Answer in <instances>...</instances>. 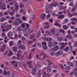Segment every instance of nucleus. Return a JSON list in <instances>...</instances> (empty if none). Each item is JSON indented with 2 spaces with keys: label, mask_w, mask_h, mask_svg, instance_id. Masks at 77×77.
I'll list each match as a JSON object with an SVG mask.
<instances>
[{
  "label": "nucleus",
  "mask_w": 77,
  "mask_h": 77,
  "mask_svg": "<svg viewBox=\"0 0 77 77\" xmlns=\"http://www.w3.org/2000/svg\"><path fill=\"white\" fill-rule=\"evenodd\" d=\"M21 27L22 28H24L26 27V25H25L24 23H22L21 24Z\"/></svg>",
  "instance_id": "obj_37"
},
{
  "label": "nucleus",
  "mask_w": 77,
  "mask_h": 77,
  "mask_svg": "<svg viewBox=\"0 0 77 77\" xmlns=\"http://www.w3.org/2000/svg\"><path fill=\"white\" fill-rule=\"evenodd\" d=\"M47 44V43L46 42H42V45H45Z\"/></svg>",
  "instance_id": "obj_56"
},
{
  "label": "nucleus",
  "mask_w": 77,
  "mask_h": 77,
  "mask_svg": "<svg viewBox=\"0 0 77 77\" xmlns=\"http://www.w3.org/2000/svg\"><path fill=\"white\" fill-rule=\"evenodd\" d=\"M0 9L1 10H5V9H6V7H4L2 5V3L0 2Z\"/></svg>",
  "instance_id": "obj_10"
},
{
  "label": "nucleus",
  "mask_w": 77,
  "mask_h": 77,
  "mask_svg": "<svg viewBox=\"0 0 77 77\" xmlns=\"http://www.w3.org/2000/svg\"><path fill=\"white\" fill-rule=\"evenodd\" d=\"M76 20V18H72L71 19V21H75V20Z\"/></svg>",
  "instance_id": "obj_58"
},
{
  "label": "nucleus",
  "mask_w": 77,
  "mask_h": 77,
  "mask_svg": "<svg viewBox=\"0 0 77 77\" xmlns=\"http://www.w3.org/2000/svg\"><path fill=\"white\" fill-rule=\"evenodd\" d=\"M42 74V72L40 71H38V75H41Z\"/></svg>",
  "instance_id": "obj_48"
},
{
  "label": "nucleus",
  "mask_w": 77,
  "mask_h": 77,
  "mask_svg": "<svg viewBox=\"0 0 77 77\" xmlns=\"http://www.w3.org/2000/svg\"><path fill=\"white\" fill-rule=\"evenodd\" d=\"M67 63L68 65H69V66H71V67H72L73 64L72 63L69 62V61H68L67 62Z\"/></svg>",
  "instance_id": "obj_21"
},
{
  "label": "nucleus",
  "mask_w": 77,
  "mask_h": 77,
  "mask_svg": "<svg viewBox=\"0 0 77 77\" xmlns=\"http://www.w3.org/2000/svg\"><path fill=\"white\" fill-rule=\"evenodd\" d=\"M74 45L75 47H77V41L75 43Z\"/></svg>",
  "instance_id": "obj_64"
},
{
  "label": "nucleus",
  "mask_w": 77,
  "mask_h": 77,
  "mask_svg": "<svg viewBox=\"0 0 77 77\" xmlns=\"http://www.w3.org/2000/svg\"><path fill=\"white\" fill-rule=\"evenodd\" d=\"M18 48L20 49H21H21L23 50H24L25 49H26V47L22 44L19 45L18 46Z\"/></svg>",
  "instance_id": "obj_4"
},
{
  "label": "nucleus",
  "mask_w": 77,
  "mask_h": 77,
  "mask_svg": "<svg viewBox=\"0 0 77 77\" xmlns=\"http://www.w3.org/2000/svg\"><path fill=\"white\" fill-rule=\"evenodd\" d=\"M8 75H9V77H14V74H10H10H9Z\"/></svg>",
  "instance_id": "obj_43"
},
{
  "label": "nucleus",
  "mask_w": 77,
  "mask_h": 77,
  "mask_svg": "<svg viewBox=\"0 0 77 77\" xmlns=\"http://www.w3.org/2000/svg\"><path fill=\"white\" fill-rule=\"evenodd\" d=\"M24 31L26 33H28L30 31V29L29 28H25L24 29Z\"/></svg>",
  "instance_id": "obj_12"
},
{
  "label": "nucleus",
  "mask_w": 77,
  "mask_h": 77,
  "mask_svg": "<svg viewBox=\"0 0 77 77\" xmlns=\"http://www.w3.org/2000/svg\"><path fill=\"white\" fill-rule=\"evenodd\" d=\"M61 35V34H60V32H57L56 33H55L53 35V37L54 38H57L58 37V36H59Z\"/></svg>",
  "instance_id": "obj_2"
},
{
  "label": "nucleus",
  "mask_w": 77,
  "mask_h": 77,
  "mask_svg": "<svg viewBox=\"0 0 77 77\" xmlns=\"http://www.w3.org/2000/svg\"><path fill=\"white\" fill-rule=\"evenodd\" d=\"M12 25L11 24L8 25V26H7L6 28V31L7 32H8V31L10 30L11 29H12Z\"/></svg>",
  "instance_id": "obj_5"
},
{
  "label": "nucleus",
  "mask_w": 77,
  "mask_h": 77,
  "mask_svg": "<svg viewBox=\"0 0 77 77\" xmlns=\"http://www.w3.org/2000/svg\"><path fill=\"white\" fill-rule=\"evenodd\" d=\"M17 37H18V35L17 34H14V38H17Z\"/></svg>",
  "instance_id": "obj_63"
},
{
  "label": "nucleus",
  "mask_w": 77,
  "mask_h": 77,
  "mask_svg": "<svg viewBox=\"0 0 77 77\" xmlns=\"http://www.w3.org/2000/svg\"><path fill=\"white\" fill-rule=\"evenodd\" d=\"M68 22V20L67 19H66L64 20V22L63 23V24H65L66 23H67Z\"/></svg>",
  "instance_id": "obj_26"
},
{
  "label": "nucleus",
  "mask_w": 77,
  "mask_h": 77,
  "mask_svg": "<svg viewBox=\"0 0 77 77\" xmlns=\"http://www.w3.org/2000/svg\"><path fill=\"white\" fill-rule=\"evenodd\" d=\"M22 39L23 41H24L26 40V38L24 36H22Z\"/></svg>",
  "instance_id": "obj_55"
},
{
  "label": "nucleus",
  "mask_w": 77,
  "mask_h": 77,
  "mask_svg": "<svg viewBox=\"0 0 77 77\" xmlns=\"http://www.w3.org/2000/svg\"><path fill=\"white\" fill-rule=\"evenodd\" d=\"M37 45L38 47H39V48H41V44H40L38 43H37Z\"/></svg>",
  "instance_id": "obj_47"
},
{
  "label": "nucleus",
  "mask_w": 77,
  "mask_h": 77,
  "mask_svg": "<svg viewBox=\"0 0 77 77\" xmlns=\"http://www.w3.org/2000/svg\"><path fill=\"white\" fill-rule=\"evenodd\" d=\"M52 41V38H51L50 37H48L47 39V41H48V42H51Z\"/></svg>",
  "instance_id": "obj_30"
},
{
  "label": "nucleus",
  "mask_w": 77,
  "mask_h": 77,
  "mask_svg": "<svg viewBox=\"0 0 77 77\" xmlns=\"http://www.w3.org/2000/svg\"><path fill=\"white\" fill-rule=\"evenodd\" d=\"M50 12H51V11L50 10H48L46 12V14H49Z\"/></svg>",
  "instance_id": "obj_51"
},
{
  "label": "nucleus",
  "mask_w": 77,
  "mask_h": 77,
  "mask_svg": "<svg viewBox=\"0 0 77 77\" xmlns=\"http://www.w3.org/2000/svg\"><path fill=\"white\" fill-rule=\"evenodd\" d=\"M6 45L5 44L2 45L1 46V51H2V52H3V53L5 52V50H6Z\"/></svg>",
  "instance_id": "obj_3"
},
{
  "label": "nucleus",
  "mask_w": 77,
  "mask_h": 77,
  "mask_svg": "<svg viewBox=\"0 0 77 77\" xmlns=\"http://www.w3.org/2000/svg\"><path fill=\"white\" fill-rule=\"evenodd\" d=\"M57 40L58 41H62L63 40V38L61 36L57 38Z\"/></svg>",
  "instance_id": "obj_16"
},
{
  "label": "nucleus",
  "mask_w": 77,
  "mask_h": 77,
  "mask_svg": "<svg viewBox=\"0 0 77 77\" xmlns=\"http://www.w3.org/2000/svg\"><path fill=\"white\" fill-rule=\"evenodd\" d=\"M3 74L4 75H9L10 74V71H6V70H5L3 72Z\"/></svg>",
  "instance_id": "obj_6"
},
{
  "label": "nucleus",
  "mask_w": 77,
  "mask_h": 77,
  "mask_svg": "<svg viewBox=\"0 0 77 77\" xmlns=\"http://www.w3.org/2000/svg\"><path fill=\"white\" fill-rule=\"evenodd\" d=\"M45 33L46 35H52L50 33V32L48 30L46 31Z\"/></svg>",
  "instance_id": "obj_25"
},
{
  "label": "nucleus",
  "mask_w": 77,
  "mask_h": 77,
  "mask_svg": "<svg viewBox=\"0 0 77 77\" xmlns=\"http://www.w3.org/2000/svg\"><path fill=\"white\" fill-rule=\"evenodd\" d=\"M66 38L67 39H72V37L70 36L69 35H67L66 36Z\"/></svg>",
  "instance_id": "obj_19"
},
{
  "label": "nucleus",
  "mask_w": 77,
  "mask_h": 77,
  "mask_svg": "<svg viewBox=\"0 0 77 77\" xmlns=\"http://www.w3.org/2000/svg\"><path fill=\"white\" fill-rule=\"evenodd\" d=\"M8 21L9 23H10V24H11V23H12V22H13V21L11 20H9Z\"/></svg>",
  "instance_id": "obj_49"
},
{
  "label": "nucleus",
  "mask_w": 77,
  "mask_h": 77,
  "mask_svg": "<svg viewBox=\"0 0 77 77\" xmlns=\"http://www.w3.org/2000/svg\"><path fill=\"white\" fill-rule=\"evenodd\" d=\"M22 19L23 20V21H24L25 20H26V18L24 16H23L22 17Z\"/></svg>",
  "instance_id": "obj_57"
},
{
  "label": "nucleus",
  "mask_w": 77,
  "mask_h": 77,
  "mask_svg": "<svg viewBox=\"0 0 77 77\" xmlns=\"http://www.w3.org/2000/svg\"><path fill=\"white\" fill-rule=\"evenodd\" d=\"M72 16H77V13H75L72 14Z\"/></svg>",
  "instance_id": "obj_54"
},
{
  "label": "nucleus",
  "mask_w": 77,
  "mask_h": 77,
  "mask_svg": "<svg viewBox=\"0 0 77 77\" xmlns=\"http://www.w3.org/2000/svg\"><path fill=\"white\" fill-rule=\"evenodd\" d=\"M68 15H69V17H72V14H71L70 12L68 13Z\"/></svg>",
  "instance_id": "obj_50"
},
{
  "label": "nucleus",
  "mask_w": 77,
  "mask_h": 77,
  "mask_svg": "<svg viewBox=\"0 0 77 77\" xmlns=\"http://www.w3.org/2000/svg\"><path fill=\"white\" fill-rule=\"evenodd\" d=\"M64 17H65L64 15L63 14H61L58 17V18H60V19H62V18H64Z\"/></svg>",
  "instance_id": "obj_22"
},
{
  "label": "nucleus",
  "mask_w": 77,
  "mask_h": 77,
  "mask_svg": "<svg viewBox=\"0 0 77 77\" xmlns=\"http://www.w3.org/2000/svg\"><path fill=\"white\" fill-rule=\"evenodd\" d=\"M50 27H51V26L50 25L46 26L44 27V28L45 29H49V28H50Z\"/></svg>",
  "instance_id": "obj_23"
},
{
  "label": "nucleus",
  "mask_w": 77,
  "mask_h": 77,
  "mask_svg": "<svg viewBox=\"0 0 77 77\" xmlns=\"http://www.w3.org/2000/svg\"><path fill=\"white\" fill-rule=\"evenodd\" d=\"M69 45L70 48H71V50H72V47H71V42H69Z\"/></svg>",
  "instance_id": "obj_35"
},
{
  "label": "nucleus",
  "mask_w": 77,
  "mask_h": 77,
  "mask_svg": "<svg viewBox=\"0 0 77 77\" xmlns=\"http://www.w3.org/2000/svg\"><path fill=\"white\" fill-rule=\"evenodd\" d=\"M54 32H55V30H54V29H51L50 32V33H52V34H54Z\"/></svg>",
  "instance_id": "obj_28"
},
{
  "label": "nucleus",
  "mask_w": 77,
  "mask_h": 77,
  "mask_svg": "<svg viewBox=\"0 0 77 77\" xmlns=\"http://www.w3.org/2000/svg\"><path fill=\"white\" fill-rule=\"evenodd\" d=\"M17 43H18V44L19 45H21V41L19 40L17 42Z\"/></svg>",
  "instance_id": "obj_60"
},
{
  "label": "nucleus",
  "mask_w": 77,
  "mask_h": 77,
  "mask_svg": "<svg viewBox=\"0 0 77 77\" xmlns=\"http://www.w3.org/2000/svg\"><path fill=\"white\" fill-rule=\"evenodd\" d=\"M46 16V14H42L40 16L41 17H42V20H44V18H45Z\"/></svg>",
  "instance_id": "obj_15"
},
{
  "label": "nucleus",
  "mask_w": 77,
  "mask_h": 77,
  "mask_svg": "<svg viewBox=\"0 0 77 77\" xmlns=\"http://www.w3.org/2000/svg\"><path fill=\"white\" fill-rule=\"evenodd\" d=\"M59 65L61 67L62 69H64V67H63V65L60 64Z\"/></svg>",
  "instance_id": "obj_52"
},
{
  "label": "nucleus",
  "mask_w": 77,
  "mask_h": 77,
  "mask_svg": "<svg viewBox=\"0 0 77 77\" xmlns=\"http://www.w3.org/2000/svg\"><path fill=\"white\" fill-rule=\"evenodd\" d=\"M15 8L16 10H18V9H19V6L16 5L15 6Z\"/></svg>",
  "instance_id": "obj_44"
},
{
  "label": "nucleus",
  "mask_w": 77,
  "mask_h": 77,
  "mask_svg": "<svg viewBox=\"0 0 77 77\" xmlns=\"http://www.w3.org/2000/svg\"><path fill=\"white\" fill-rule=\"evenodd\" d=\"M32 74L35 75H36V72L37 71L36 69L33 68L32 69Z\"/></svg>",
  "instance_id": "obj_9"
},
{
  "label": "nucleus",
  "mask_w": 77,
  "mask_h": 77,
  "mask_svg": "<svg viewBox=\"0 0 77 77\" xmlns=\"http://www.w3.org/2000/svg\"><path fill=\"white\" fill-rule=\"evenodd\" d=\"M53 46V42H50L48 44V46L49 47L51 48Z\"/></svg>",
  "instance_id": "obj_17"
},
{
  "label": "nucleus",
  "mask_w": 77,
  "mask_h": 77,
  "mask_svg": "<svg viewBox=\"0 0 77 77\" xmlns=\"http://www.w3.org/2000/svg\"><path fill=\"white\" fill-rule=\"evenodd\" d=\"M75 11H76V9L75 8H72L71 10V12L72 13H74V12H75Z\"/></svg>",
  "instance_id": "obj_34"
},
{
  "label": "nucleus",
  "mask_w": 77,
  "mask_h": 77,
  "mask_svg": "<svg viewBox=\"0 0 77 77\" xmlns=\"http://www.w3.org/2000/svg\"><path fill=\"white\" fill-rule=\"evenodd\" d=\"M22 23H23V20H20L19 21L18 23L19 24H21Z\"/></svg>",
  "instance_id": "obj_59"
},
{
  "label": "nucleus",
  "mask_w": 77,
  "mask_h": 77,
  "mask_svg": "<svg viewBox=\"0 0 77 77\" xmlns=\"http://www.w3.org/2000/svg\"><path fill=\"white\" fill-rule=\"evenodd\" d=\"M17 30L18 31L20 32L21 31H22V28H21V27L20 26L17 28Z\"/></svg>",
  "instance_id": "obj_20"
},
{
  "label": "nucleus",
  "mask_w": 77,
  "mask_h": 77,
  "mask_svg": "<svg viewBox=\"0 0 77 77\" xmlns=\"http://www.w3.org/2000/svg\"><path fill=\"white\" fill-rule=\"evenodd\" d=\"M62 54V52L61 51H59L56 53V56H59L60 54Z\"/></svg>",
  "instance_id": "obj_18"
},
{
  "label": "nucleus",
  "mask_w": 77,
  "mask_h": 77,
  "mask_svg": "<svg viewBox=\"0 0 77 77\" xmlns=\"http://www.w3.org/2000/svg\"><path fill=\"white\" fill-rule=\"evenodd\" d=\"M65 69L66 70H69L71 69V67L68 66H67L66 67Z\"/></svg>",
  "instance_id": "obj_38"
},
{
  "label": "nucleus",
  "mask_w": 77,
  "mask_h": 77,
  "mask_svg": "<svg viewBox=\"0 0 77 77\" xmlns=\"http://www.w3.org/2000/svg\"><path fill=\"white\" fill-rule=\"evenodd\" d=\"M42 39H43L44 41H47V38L46 37H41Z\"/></svg>",
  "instance_id": "obj_36"
},
{
  "label": "nucleus",
  "mask_w": 77,
  "mask_h": 77,
  "mask_svg": "<svg viewBox=\"0 0 77 77\" xmlns=\"http://www.w3.org/2000/svg\"><path fill=\"white\" fill-rule=\"evenodd\" d=\"M12 50L14 53H16L18 51V48L17 47H14L12 48Z\"/></svg>",
  "instance_id": "obj_11"
},
{
  "label": "nucleus",
  "mask_w": 77,
  "mask_h": 77,
  "mask_svg": "<svg viewBox=\"0 0 77 77\" xmlns=\"http://www.w3.org/2000/svg\"><path fill=\"white\" fill-rule=\"evenodd\" d=\"M9 46H10V47H11V46H12V45H13L14 43H13V42H12V41H11L9 42Z\"/></svg>",
  "instance_id": "obj_33"
},
{
  "label": "nucleus",
  "mask_w": 77,
  "mask_h": 77,
  "mask_svg": "<svg viewBox=\"0 0 77 77\" xmlns=\"http://www.w3.org/2000/svg\"><path fill=\"white\" fill-rule=\"evenodd\" d=\"M24 4H21L20 5V8H24Z\"/></svg>",
  "instance_id": "obj_40"
},
{
  "label": "nucleus",
  "mask_w": 77,
  "mask_h": 77,
  "mask_svg": "<svg viewBox=\"0 0 77 77\" xmlns=\"http://www.w3.org/2000/svg\"><path fill=\"white\" fill-rule=\"evenodd\" d=\"M32 62L31 61H28L27 63V64H28L29 65V67L30 69H31L32 68H33V65H31L32 64Z\"/></svg>",
  "instance_id": "obj_7"
},
{
  "label": "nucleus",
  "mask_w": 77,
  "mask_h": 77,
  "mask_svg": "<svg viewBox=\"0 0 77 77\" xmlns=\"http://www.w3.org/2000/svg\"><path fill=\"white\" fill-rule=\"evenodd\" d=\"M6 36V33L4 32L2 34V36L3 37H5Z\"/></svg>",
  "instance_id": "obj_61"
},
{
  "label": "nucleus",
  "mask_w": 77,
  "mask_h": 77,
  "mask_svg": "<svg viewBox=\"0 0 77 77\" xmlns=\"http://www.w3.org/2000/svg\"><path fill=\"white\" fill-rule=\"evenodd\" d=\"M47 71L48 72H50L51 71V68L50 67H48L47 68Z\"/></svg>",
  "instance_id": "obj_24"
},
{
  "label": "nucleus",
  "mask_w": 77,
  "mask_h": 77,
  "mask_svg": "<svg viewBox=\"0 0 77 77\" xmlns=\"http://www.w3.org/2000/svg\"><path fill=\"white\" fill-rule=\"evenodd\" d=\"M9 54L8 55V56H11L12 54V51L10 50L9 51Z\"/></svg>",
  "instance_id": "obj_32"
},
{
  "label": "nucleus",
  "mask_w": 77,
  "mask_h": 77,
  "mask_svg": "<svg viewBox=\"0 0 77 77\" xmlns=\"http://www.w3.org/2000/svg\"><path fill=\"white\" fill-rule=\"evenodd\" d=\"M16 20L17 21H19L21 20V19L17 18H16Z\"/></svg>",
  "instance_id": "obj_53"
},
{
  "label": "nucleus",
  "mask_w": 77,
  "mask_h": 77,
  "mask_svg": "<svg viewBox=\"0 0 77 77\" xmlns=\"http://www.w3.org/2000/svg\"><path fill=\"white\" fill-rule=\"evenodd\" d=\"M62 8H63V10H65V9H66V6H65L64 7H61V9H62Z\"/></svg>",
  "instance_id": "obj_45"
},
{
  "label": "nucleus",
  "mask_w": 77,
  "mask_h": 77,
  "mask_svg": "<svg viewBox=\"0 0 77 77\" xmlns=\"http://www.w3.org/2000/svg\"><path fill=\"white\" fill-rule=\"evenodd\" d=\"M23 12V14L24 15H25L26 14V11H24V9L22 8L20 9V13H22Z\"/></svg>",
  "instance_id": "obj_13"
},
{
  "label": "nucleus",
  "mask_w": 77,
  "mask_h": 77,
  "mask_svg": "<svg viewBox=\"0 0 77 77\" xmlns=\"http://www.w3.org/2000/svg\"><path fill=\"white\" fill-rule=\"evenodd\" d=\"M69 5L71 6H74V3L73 2H71L69 4Z\"/></svg>",
  "instance_id": "obj_46"
},
{
  "label": "nucleus",
  "mask_w": 77,
  "mask_h": 77,
  "mask_svg": "<svg viewBox=\"0 0 77 77\" xmlns=\"http://www.w3.org/2000/svg\"><path fill=\"white\" fill-rule=\"evenodd\" d=\"M5 27H6V26L5 24H2L1 26V27L2 29H4Z\"/></svg>",
  "instance_id": "obj_42"
},
{
  "label": "nucleus",
  "mask_w": 77,
  "mask_h": 77,
  "mask_svg": "<svg viewBox=\"0 0 77 77\" xmlns=\"http://www.w3.org/2000/svg\"><path fill=\"white\" fill-rule=\"evenodd\" d=\"M63 29L64 30H67L68 29V27L66 25H64L63 26Z\"/></svg>",
  "instance_id": "obj_31"
},
{
  "label": "nucleus",
  "mask_w": 77,
  "mask_h": 77,
  "mask_svg": "<svg viewBox=\"0 0 77 77\" xmlns=\"http://www.w3.org/2000/svg\"><path fill=\"white\" fill-rule=\"evenodd\" d=\"M57 7V2H54L53 3L51 4L49 6V8L51 9L53 7Z\"/></svg>",
  "instance_id": "obj_1"
},
{
  "label": "nucleus",
  "mask_w": 77,
  "mask_h": 77,
  "mask_svg": "<svg viewBox=\"0 0 77 77\" xmlns=\"http://www.w3.org/2000/svg\"><path fill=\"white\" fill-rule=\"evenodd\" d=\"M59 32H61V33H64L65 32V30H64L63 29H60L59 30Z\"/></svg>",
  "instance_id": "obj_39"
},
{
  "label": "nucleus",
  "mask_w": 77,
  "mask_h": 77,
  "mask_svg": "<svg viewBox=\"0 0 77 77\" xmlns=\"http://www.w3.org/2000/svg\"><path fill=\"white\" fill-rule=\"evenodd\" d=\"M12 32H10L8 33V36H12Z\"/></svg>",
  "instance_id": "obj_41"
},
{
  "label": "nucleus",
  "mask_w": 77,
  "mask_h": 77,
  "mask_svg": "<svg viewBox=\"0 0 77 77\" xmlns=\"http://www.w3.org/2000/svg\"><path fill=\"white\" fill-rule=\"evenodd\" d=\"M6 18L5 17H2L1 18L0 21L1 22H3V21H6Z\"/></svg>",
  "instance_id": "obj_27"
},
{
  "label": "nucleus",
  "mask_w": 77,
  "mask_h": 77,
  "mask_svg": "<svg viewBox=\"0 0 77 77\" xmlns=\"http://www.w3.org/2000/svg\"><path fill=\"white\" fill-rule=\"evenodd\" d=\"M43 48H44V49L45 50H47V46H43Z\"/></svg>",
  "instance_id": "obj_62"
},
{
  "label": "nucleus",
  "mask_w": 77,
  "mask_h": 77,
  "mask_svg": "<svg viewBox=\"0 0 77 77\" xmlns=\"http://www.w3.org/2000/svg\"><path fill=\"white\" fill-rule=\"evenodd\" d=\"M69 47H66L64 49V51H65V52H67V51H68V50H69Z\"/></svg>",
  "instance_id": "obj_29"
},
{
  "label": "nucleus",
  "mask_w": 77,
  "mask_h": 77,
  "mask_svg": "<svg viewBox=\"0 0 77 77\" xmlns=\"http://www.w3.org/2000/svg\"><path fill=\"white\" fill-rule=\"evenodd\" d=\"M59 49V46H55L54 48H53L52 50L54 51H57Z\"/></svg>",
  "instance_id": "obj_8"
},
{
  "label": "nucleus",
  "mask_w": 77,
  "mask_h": 77,
  "mask_svg": "<svg viewBox=\"0 0 77 77\" xmlns=\"http://www.w3.org/2000/svg\"><path fill=\"white\" fill-rule=\"evenodd\" d=\"M46 61L47 62H48V65L49 66L50 65H52V64H53V63L51 62V61L48 60H46Z\"/></svg>",
  "instance_id": "obj_14"
}]
</instances>
